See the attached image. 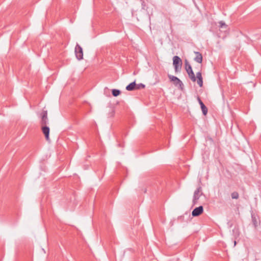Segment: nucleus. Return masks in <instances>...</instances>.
Segmentation results:
<instances>
[{"label":"nucleus","mask_w":261,"mask_h":261,"mask_svg":"<svg viewBox=\"0 0 261 261\" xmlns=\"http://www.w3.org/2000/svg\"><path fill=\"white\" fill-rule=\"evenodd\" d=\"M188 74L193 82H195L196 81V79H197V84L199 86V87H201L203 86V79L202 76V74L200 71L196 73V77L195 76V74L193 71L188 73Z\"/></svg>","instance_id":"f257e3e1"},{"label":"nucleus","mask_w":261,"mask_h":261,"mask_svg":"<svg viewBox=\"0 0 261 261\" xmlns=\"http://www.w3.org/2000/svg\"><path fill=\"white\" fill-rule=\"evenodd\" d=\"M173 64L174 67L175 71L178 72L181 69L182 66L181 59L178 56H174L173 58Z\"/></svg>","instance_id":"f03ea898"},{"label":"nucleus","mask_w":261,"mask_h":261,"mask_svg":"<svg viewBox=\"0 0 261 261\" xmlns=\"http://www.w3.org/2000/svg\"><path fill=\"white\" fill-rule=\"evenodd\" d=\"M202 195V188L199 187L194 192L193 199V203L195 204L197 203L200 197Z\"/></svg>","instance_id":"7ed1b4c3"},{"label":"nucleus","mask_w":261,"mask_h":261,"mask_svg":"<svg viewBox=\"0 0 261 261\" xmlns=\"http://www.w3.org/2000/svg\"><path fill=\"white\" fill-rule=\"evenodd\" d=\"M75 54L77 60H81L83 59V51L82 47L78 44L75 47Z\"/></svg>","instance_id":"20e7f679"},{"label":"nucleus","mask_w":261,"mask_h":261,"mask_svg":"<svg viewBox=\"0 0 261 261\" xmlns=\"http://www.w3.org/2000/svg\"><path fill=\"white\" fill-rule=\"evenodd\" d=\"M169 79L171 81L173 82L174 83V84L177 86H178L181 89L182 88V87L184 86V84L182 83V82L176 76H175L174 75H168Z\"/></svg>","instance_id":"39448f33"},{"label":"nucleus","mask_w":261,"mask_h":261,"mask_svg":"<svg viewBox=\"0 0 261 261\" xmlns=\"http://www.w3.org/2000/svg\"><path fill=\"white\" fill-rule=\"evenodd\" d=\"M48 123L47 111H43L41 114V124L42 126L46 125Z\"/></svg>","instance_id":"423d86ee"},{"label":"nucleus","mask_w":261,"mask_h":261,"mask_svg":"<svg viewBox=\"0 0 261 261\" xmlns=\"http://www.w3.org/2000/svg\"><path fill=\"white\" fill-rule=\"evenodd\" d=\"M203 212V208L202 206H199V207H196L193 210L192 212V215L193 217H196L199 216Z\"/></svg>","instance_id":"0eeeda50"},{"label":"nucleus","mask_w":261,"mask_h":261,"mask_svg":"<svg viewBox=\"0 0 261 261\" xmlns=\"http://www.w3.org/2000/svg\"><path fill=\"white\" fill-rule=\"evenodd\" d=\"M42 131L43 133L44 134L45 139L47 141L49 140V127L47 126L46 125L42 126Z\"/></svg>","instance_id":"6e6552de"},{"label":"nucleus","mask_w":261,"mask_h":261,"mask_svg":"<svg viewBox=\"0 0 261 261\" xmlns=\"http://www.w3.org/2000/svg\"><path fill=\"white\" fill-rule=\"evenodd\" d=\"M198 101L200 105L201 109L202 110L203 115H206V114L207 113V109L206 107L204 105V103L199 97H198Z\"/></svg>","instance_id":"1a4fd4ad"},{"label":"nucleus","mask_w":261,"mask_h":261,"mask_svg":"<svg viewBox=\"0 0 261 261\" xmlns=\"http://www.w3.org/2000/svg\"><path fill=\"white\" fill-rule=\"evenodd\" d=\"M195 54H196V57L194 58V60L199 63H201L202 62V56L201 54L198 51L195 52Z\"/></svg>","instance_id":"9d476101"},{"label":"nucleus","mask_w":261,"mask_h":261,"mask_svg":"<svg viewBox=\"0 0 261 261\" xmlns=\"http://www.w3.org/2000/svg\"><path fill=\"white\" fill-rule=\"evenodd\" d=\"M136 84L135 82H134L130 83L129 85H128L126 87V89L127 91H133V90L136 89Z\"/></svg>","instance_id":"9b49d317"},{"label":"nucleus","mask_w":261,"mask_h":261,"mask_svg":"<svg viewBox=\"0 0 261 261\" xmlns=\"http://www.w3.org/2000/svg\"><path fill=\"white\" fill-rule=\"evenodd\" d=\"M185 68L188 73L193 71L191 66L189 64L187 60L185 61Z\"/></svg>","instance_id":"f8f14e48"},{"label":"nucleus","mask_w":261,"mask_h":261,"mask_svg":"<svg viewBox=\"0 0 261 261\" xmlns=\"http://www.w3.org/2000/svg\"><path fill=\"white\" fill-rule=\"evenodd\" d=\"M112 93L114 96L116 97L120 94V91L118 89H113Z\"/></svg>","instance_id":"ddd939ff"},{"label":"nucleus","mask_w":261,"mask_h":261,"mask_svg":"<svg viewBox=\"0 0 261 261\" xmlns=\"http://www.w3.org/2000/svg\"><path fill=\"white\" fill-rule=\"evenodd\" d=\"M232 199H237L239 198V195L237 192H233L231 194Z\"/></svg>","instance_id":"4468645a"},{"label":"nucleus","mask_w":261,"mask_h":261,"mask_svg":"<svg viewBox=\"0 0 261 261\" xmlns=\"http://www.w3.org/2000/svg\"><path fill=\"white\" fill-rule=\"evenodd\" d=\"M252 223H253V224L254 226V227H257V224H258V221L255 216H252Z\"/></svg>","instance_id":"2eb2a0df"},{"label":"nucleus","mask_w":261,"mask_h":261,"mask_svg":"<svg viewBox=\"0 0 261 261\" xmlns=\"http://www.w3.org/2000/svg\"><path fill=\"white\" fill-rule=\"evenodd\" d=\"M145 85H144L143 84H139L138 85L136 84V89H143L145 88Z\"/></svg>","instance_id":"dca6fc26"},{"label":"nucleus","mask_w":261,"mask_h":261,"mask_svg":"<svg viewBox=\"0 0 261 261\" xmlns=\"http://www.w3.org/2000/svg\"><path fill=\"white\" fill-rule=\"evenodd\" d=\"M219 27L221 28H223L224 27L226 28V24L224 22L222 21H221L219 22Z\"/></svg>","instance_id":"f3484780"},{"label":"nucleus","mask_w":261,"mask_h":261,"mask_svg":"<svg viewBox=\"0 0 261 261\" xmlns=\"http://www.w3.org/2000/svg\"><path fill=\"white\" fill-rule=\"evenodd\" d=\"M142 5L143 6V8L144 9L145 7V2L144 1L142 2Z\"/></svg>","instance_id":"a211bd4d"}]
</instances>
